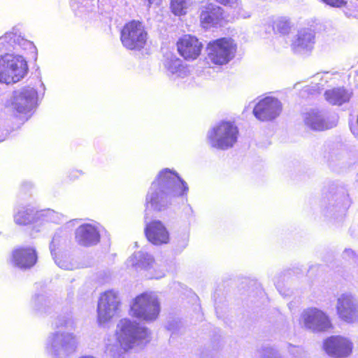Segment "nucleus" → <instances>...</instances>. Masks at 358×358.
Listing matches in <instances>:
<instances>
[{"instance_id": "f257e3e1", "label": "nucleus", "mask_w": 358, "mask_h": 358, "mask_svg": "<svg viewBox=\"0 0 358 358\" xmlns=\"http://www.w3.org/2000/svg\"><path fill=\"white\" fill-rule=\"evenodd\" d=\"M188 191L187 183L175 171L165 169L159 172L152 183L146 196V202L155 210L166 208L170 196L182 195Z\"/></svg>"}, {"instance_id": "f03ea898", "label": "nucleus", "mask_w": 358, "mask_h": 358, "mask_svg": "<svg viewBox=\"0 0 358 358\" xmlns=\"http://www.w3.org/2000/svg\"><path fill=\"white\" fill-rule=\"evenodd\" d=\"M149 335L146 327L129 319H122L117 324V340L124 350L147 343Z\"/></svg>"}, {"instance_id": "7ed1b4c3", "label": "nucleus", "mask_w": 358, "mask_h": 358, "mask_svg": "<svg viewBox=\"0 0 358 358\" xmlns=\"http://www.w3.org/2000/svg\"><path fill=\"white\" fill-rule=\"evenodd\" d=\"M78 344V337L73 333L58 330L49 335L45 349L54 357L64 358L74 352Z\"/></svg>"}, {"instance_id": "20e7f679", "label": "nucleus", "mask_w": 358, "mask_h": 358, "mask_svg": "<svg viewBox=\"0 0 358 358\" xmlns=\"http://www.w3.org/2000/svg\"><path fill=\"white\" fill-rule=\"evenodd\" d=\"M27 69V62L22 56L6 54L0 59V82L17 83L24 77Z\"/></svg>"}, {"instance_id": "39448f33", "label": "nucleus", "mask_w": 358, "mask_h": 358, "mask_svg": "<svg viewBox=\"0 0 358 358\" xmlns=\"http://www.w3.org/2000/svg\"><path fill=\"white\" fill-rule=\"evenodd\" d=\"M160 310V303L157 296L154 294L143 293L134 299L130 314L150 322L157 319Z\"/></svg>"}, {"instance_id": "423d86ee", "label": "nucleus", "mask_w": 358, "mask_h": 358, "mask_svg": "<svg viewBox=\"0 0 358 358\" xmlns=\"http://www.w3.org/2000/svg\"><path fill=\"white\" fill-rule=\"evenodd\" d=\"M238 134L236 126L229 122H222L208 131V139L212 147L227 150L236 143Z\"/></svg>"}, {"instance_id": "0eeeda50", "label": "nucleus", "mask_w": 358, "mask_h": 358, "mask_svg": "<svg viewBox=\"0 0 358 358\" xmlns=\"http://www.w3.org/2000/svg\"><path fill=\"white\" fill-rule=\"evenodd\" d=\"M206 50L209 62L223 65L234 57L236 45L231 38H222L209 42Z\"/></svg>"}, {"instance_id": "6e6552de", "label": "nucleus", "mask_w": 358, "mask_h": 358, "mask_svg": "<svg viewBox=\"0 0 358 358\" xmlns=\"http://www.w3.org/2000/svg\"><path fill=\"white\" fill-rule=\"evenodd\" d=\"M121 305L118 292L107 290L100 294L97 304V320L99 324L109 322L117 313Z\"/></svg>"}, {"instance_id": "1a4fd4ad", "label": "nucleus", "mask_w": 358, "mask_h": 358, "mask_svg": "<svg viewBox=\"0 0 358 358\" xmlns=\"http://www.w3.org/2000/svg\"><path fill=\"white\" fill-rule=\"evenodd\" d=\"M147 35L143 24L139 21L133 20L124 26L120 39L126 48L140 50L145 45Z\"/></svg>"}, {"instance_id": "9d476101", "label": "nucleus", "mask_w": 358, "mask_h": 358, "mask_svg": "<svg viewBox=\"0 0 358 358\" xmlns=\"http://www.w3.org/2000/svg\"><path fill=\"white\" fill-rule=\"evenodd\" d=\"M300 324L312 332L326 331L332 327L329 316L316 308L304 310L301 315Z\"/></svg>"}, {"instance_id": "9b49d317", "label": "nucleus", "mask_w": 358, "mask_h": 358, "mask_svg": "<svg viewBox=\"0 0 358 358\" xmlns=\"http://www.w3.org/2000/svg\"><path fill=\"white\" fill-rule=\"evenodd\" d=\"M37 92L32 87H23L13 92L10 107L19 113H27L36 105Z\"/></svg>"}, {"instance_id": "f8f14e48", "label": "nucleus", "mask_w": 358, "mask_h": 358, "mask_svg": "<svg viewBox=\"0 0 358 358\" xmlns=\"http://www.w3.org/2000/svg\"><path fill=\"white\" fill-rule=\"evenodd\" d=\"M41 217H45L47 221L58 222L59 215L52 210L38 212L34 208L20 207L14 215V221L17 225H27L34 223Z\"/></svg>"}, {"instance_id": "ddd939ff", "label": "nucleus", "mask_w": 358, "mask_h": 358, "mask_svg": "<svg viewBox=\"0 0 358 358\" xmlns=\"http://www.w3.org/2000/svg\"><path fill=\"white\" fill-rule=\"evenodd\" d=\"M323 350L334 358H345L352 351V343L347 338L341 336H331L324 340Z\"/></svg>"}, {"instance_id": "4468645a", "label": "nucleus", "mask_w": 358, "mask_h": 358, "mask_svg": "<svg viewBox=\"0 0 358 358\" xmlns=\"http://www.w3.org/2000/svg\"><path fill=\"white\" fill-rule=\"evenodd\" d=\"M282 111V104L273 97H266L258 102L253 109L255 116L261 121H269L276 118Z\"/></svg>"}, {"instance_id": "2eb2a0df", "label": "nucleus", "mask_w": 358, "mask_h": 358, "mask_svg": "<svg viewBox=\"0 0 358 358\" xmlns=\"http://www.w3.org/2000/svg\"><path fill=\"white\" fill-rule=\"evenodd\" d=\"M336 310L341 319L348 323L358 322V304L348 294H342L337 299Z\"/></svg>"}, {"instance_id": "dca6fc26", "label": "nucleus", "mask_w": 358, "mask_h": 358, "mask_svg": "<svg viewBox=\"0 0 358 358\" xmlns=\"http://www.w3.org/2000/svg\"><path fill=\"white\" fill-rule=\"evenodd\" d=\"M304 124L313 131H323L336 126V121H330L324 113L312 110L303 114Z\"/></svg>"}, {"instance_id": "f3484780", "label": "nucleus", "mask_w": 358, "mask_h": 358, "mask_svg": "<svg viewBox=\"0 0 358 358\" xmlns=\"http://www.w3.org/2000/svg\"><path fill=\"white\" fill-rule=\"evenodd\" d=\"M145 234L148 240L154 245L167 243L169 241V234L164 224L159 220L147 223Z\"/></svg>"}, {"instance_id": "a211bd4d", "label": "nucleus", "mask_w": 358, "mask_h": 358, "mask_svg": "<svg viewBox=\"0 0 358 358\" xmlns=\"http://www.w3.org/2000/svg\"><path fill=\"white\" fill-rule=\"evenodd\" d=\"M180 54L186 59H194L201 53L202 43L192 36L186 35L177 43Z\"/></svg>"}, {"instance_id": "6ab92c4d", "label": "nucleus", "mask_w": 358, "mask_h": 358, "mask_svg": "<svg viewBox=\"0 0 358 358\" xmlns=\"http://www.w3.org/2000/svg\"><path fill=\"white\" fill-rule=\"evenodd\" d=\"M12 260L14 265L22 269L31 268L37 261V255L33 248H19L13 251Z\"/></svg>"}, {"instance_id": "aec40b11", "label": "nucleus", "mask_w": 358, "mask_h": 358, "mask_svg": "<svg viewBox=\"0 0 358 358\" xmlns=\"http://www.w3.org/2000/svg\"><path fill=\"white\" fill-rule=\"evenodd\" d=\"M76 240L83 246H92L97 244L100 235L97 229L90 224L80 226L76 231Z\"/></svg>"}, {"instance_id": "412c9836", "label": "nucleus", "mask_w": 358, "mask_h": 358, "mask_svg": "<svg viewBox=\"0 0 358 358\" xmlns=\"http://www.w3.org/2000/svg\"><path fill=\"white\" fill-rule=\"evenodd\" d=\"M314 43V32L309 28H304L298 31L292 48L295 52L302 53L312 50Z\"/></svg>"}, {"instance_id": "4be33fe9", "label": "nucleus", "mask_w": 358, "mask_h": 358, "mask_svg": "<svg viewBox=\"0 0 358 358\" xmlns=\"http://www.w3.org/2000/svg\"><path fill=\"white\" fill-rule=\"evenodd\" d=\"M222 18V9L213 3L204 6L200 15L201 23L204 28L217 24Z\"/></svg>"}, {"instance_id": "5701e85b", "label": "nucleus", "mask_w": 358, "mask_h": 358, "mask_svg": "<svg viewBox=\"0 0 358 358\" xmlns=\"http://www.w3.org/2000/svg\"><path fill=\"white\" fill-rule=\"evenodd\" d=\"M324 96L329 103L341 106L350 101L352 92L343 87H337L327 90Z\"/></svg>"}, {"instance_id": "b1692460", "label": "nucleus", "mask_w": 358, "mask_h": 358, "mask_svg": "<svg viewBox=\"0 0 358 358\" xmlns=\"http://www.w3.org/2000/svg\"><path fill=\"white\" fill-rule=\"evenodd\" d=\"M129 262L132 266L148 269L152 266L155 260L151 255L139 251L135 252L133 256L130 257Z\"/></svg>"}, {"instance_id": "393cba45", "label": "nucleus", "mask_w": 358, "mask_h": 358, "mask_svg": "<svg viewBox=\"0 0 358 358\" xmlns=\"http://www.w3.org/2000/svg\"><path fill=\"white\" fill-rule=\"evenodd\" d=\"M166 67L169 73L176 77L184 78L187 76L188 70L182 65L179 59H171L166 63Z\"/></svg>"}, {"instance_id": "a878e982", "label": "nucleus", "mask_w": 358, "mask_h": 358, "mask_svg": "<svg viewBox=\"0 0 358 358\" xmlns=\"http://www.w3.org/2000/svg\"><path fill=\"white\" fill-rule=\"evenodd\" d=\"M190 4V0H172L171 8L176 15H182L186 13L187 9Z\"/></svg>"}, {"instance_id": "bb28decb", "label": "nucleus", "mask_w": 358, "mask_h": 358, "mask_svg": "<svg viewBox=\"0 0 358 358\" xmlns=\"http://www.w3.org/2000/svg\"><path fill=\"white\" fill-rule=\"evenodd\" d=\"M291 29L290 22L285 17L278 18L273 22V30L282 34H287Z\"/></svg>"}, {"instance_id": "cd10ccee", "label": "nucleus", "mask_w": 358, "mask_h": 358, "mask_svg": "<svg viewBox=\"0 0 358 358\" xmlns=\"http://www.w3.org/2000/svg\"><path fill=\"white\" fill-rule=\"evenodd\" d=\"M55 326L57 328L72 329L76 327V322L71 315L62 316L57 320Z\"/></svg>"}, {"instance_id": "c85d7f7f", "label": "nucleus", "mask_w": 358, "mask_h": 358, "mask_svg": "<svg viewBox=\"0 0 358 358\" xmlns=\"http://www.w3.org/2000/svg\"><path fill=\"white\" fill-rule=\"evenodd\" d=\"M261 358H284L276 350L264 347L259 350Z\"/></svg>"}, {"instance_id": "c756f323", "label": "nucleus", "mask_w": 358, "mask_h": 358, "mask_svg": "<svg viewBox=\"0 0 358 358\" xmlns=\"http://www.w3.org/2000/svg\"><path fill=\"white\" fill-rule=\"evenodd\" d=\"M55 262L60 268L65 270H73L76 268L75 264L67 258L60 259L59 261L55 259Z\"/></svg>"}, {"instance_id": "7c9ffc66", "label": "nucleus", "mask_w": 358, "mask_h": 358, "mask_svg": "<svg viewBox=\"0 0 358 358\" xmlns=\"http://www.w3.org/2000/svg\"><path fill=\"white\" fill-rule=\"evenodd\" d=\"M0 40L5 41L9 43H18L20 41V36L14 32H7L4 36L1 37Z\"/></svg>"}, {"instance_id": "2f4dec72", "label": "nucleus", "mask_w": 358, "mask_h": 358, "mask_svg": "<svg viewBox=\"0 0 358 358\" xmlns=\"http://www.w3.org/2000/svg\"><path fill=\"white\" fill-rule=\"evenodd\" d=\"M218 3L229 6L231 8H237L238 6V0H215Z\"/></svg>"}, {"instance_id": "473e14b6", "label": "nucleus", "mask_w": 358, "mask_h": 358, "mask_svg": "<svg viewBox=\"0 0 358 358\" xmlns=\"http://www.w3.org/2000/svg\"><path fill=\"white\" fill-rule=\"evenodd\" d=\"M323 2L333 7H341L346 3L345 0H324Z\"/></svg>"}, {"instance_id": "72a5a7b5", "label": "nucleus", "mask_w": 358, "mask_h": 358, "mask_svg": "<svg viewBox=\"0 0 358 358\" xmlns=\"http://www.w3.org/2000/svg\"><path fill=\"white\" fill-rule=\"evenodd\" d=\"M323 2L333 7H341L346 3L345 0H324Z\"/></svg>"}, {"instance_id": "f704fd0d", "label": "nucleus", "mask_w": 358, "mask_h": 358, "mask_svg": "<svg viewBox=\"0 0 358 358\" xmlns=\"http://www.w3.org/2000/svg\"><path fill=\"white\" fill-rule=\"evenodd\" d=\"M343 256L345 259H351L354 257L355 252L351 249H345L343 253Z\"/></svg>"}, {"instance_id": "c9c22d12", "label": "nucleus", "mask_w": 358, "mask_h": 358, "mask_svg": "<svg viewBox=\"0 0 358 358\" xmlns=\"http://www.w3.org/2000/svg\"><path fill=\"white\" fill-rule=\"evenodd\" d=\"M145 1H148V6H150L152 4H159L161 0H144Z\"/></svg>"}, {"instance_id": "e433bc0d", "label": "nucleus", "mask_w": 358, "mask_h": 358, "mask_svg": "<svg viewBox=\"0 0 358 358\" xmlns=\"http://www.w3.org/2000/svg\"><path fill=\"white\" fill-rule=\"evenodd\" d=\"M6 135L0 131V142L4 141Z\"/></svg>"}, {"instance_id": "4c0bfd02", "label": "nucleus", "mask_w": 358, "mask_h": 358, "mask_svg": "<svg viewBox=\"0 0 358 358\" xmlns=\"http://www.w3.org/2000/svg\"><path fill=\"white\" fill-rule=\"evenodd\" d=\"M287 347H288V350H289V351L290 352L293 353V352H292V350H291V348H294L295 347H294V346H293V345H291V344H288V345H287Z\"/></svg>"}, {"instance_id": "58836bf2", "label": "nucleus", "mask_w": 358, "mask_h": 358, "mask_svg": "<svg viewBox=\"0 0 358 358\" xmlns=\"http://www.w3.org/2000/svg\"><path fill=\"white\" fill-rule=\"evenodd\" d=\"M50 249H51V253L52 254V245H50Z\"/></svg>"}, {"instance_id": "ea45409f", "label": "nucleus", "mask_w": 358, "mask_h": 358, "mask_svg": "<svg viewBox=\"0 0 358 358\" xmlns=\"http://www.w3.org/2000/svg\"><path fill=\"white\" fill-rule=\"evenodd\" d=\"M78 1V3H83V2L80 1Z\"/></svg>"}]
</instances>
